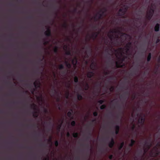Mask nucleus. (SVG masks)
Returning a JSON list of instances; mask_svg holds the SVG:
<instances>
[{
	"instance_id": "f257e3e1",
	"label": "nucleus",
	"mask_w": 160,
	"mask_h": 160,
	"mask_svg": "<svg viewBox=\"0 0 160 160\" xmlns=\"http://www.w3.org/2000/svg\"><path fill=\"white\" fill-rule=\"evenodd\" d=\"M130 45V43H128L125 49H122L119 48L115 51V54L117 58V60L116 62V65L118 67H121L122 66V64H121L123 60L124 54L127 52L129 49V46Z\"/></svg>"
},
{
	"instance_id": "f03ea898",
	"label": "nucleus",
	"mask_w": 160,
	"mask_h": 160,
	"mask_svg": "<svg viewBox=\"0 0 160 160\" xmlns=\"http://www.w3.org/2000/svg\"><path fill=\"white\" fill-rule=\"evenodd\" d=\"M154 13V10L152 9H150L148 10L147 13L146 18L150 20L152 18Z\"/></svg>"
},
{
	"instance_id": "7ed1b4c3",
	"label": "nucleus",
	"mask_w": 160,
	"mask_h": 160,
	"mask_svg": "<svg viewBox=\"0 0 160 160\" xmlns=\"http://www.w3.org/2000/svg\"><path fill=\"white\" fill-rule=\"evenodd\" d=\"M116 33L115 32H113L112 31H111L108 34V36L110 39H111V41H112L113 38H115V40L117 41L118 40V38L116 37Z\"/></svg>"
},
{
	"instance_id": "20e7f679",
	"label": "nucleus",
	"mask_w": 160,
	"mask_h": 160,
	"mask_svg": "<svg viewBox=\"0 0 160 160\" xmlns=\"http://www.w3.org/2000/svg\"><path fill=\"white\" fill-rule=\"evenodd\" d=\"M119 37L118 38V40H120V39H126L128 38V36L127 35L123 33H120L119 34L118 37Z\"/></svg>"
},
{
	"instance_id": "39448f33",
	"label": "nucleus",
	"mask_w": 160,
	"mask_h": 160,
	"mask_svg": "<svg viewBox=\"0 0 160 160\" xmlns=\"http://www.w3.org/2000/svg\"><path fill=\"white\" fill-rule=\"evenodd\" d=\"M126 9L127 8L126 7L124 8L120 9L119 11L118 14L119 15H121L123 14L126 12Z\"/></svg>"
},
{
	"instance_id": "423d86ee",
	"label": "nucleus",
	"mask_w": 160,
	"mask_h": 160,
	"mask_svg": "<svg viewBox=\"0 0 160 160\" xmlns=\"http://www.w3.org/2000/svg\"><path fill=\"white\" fill-rule=\"evenodd\" d=\"M145 118L144 117H140L138 121V124L142 125L144 122Z\"/></svg>"
},
{
	"instance_id": "0eeeda50",
	"label": "nucleus",
	"mask_w": 160,
	"mask_h": 160,
	"mask_svg": "<svg viewBox=\"0 0 160 160\" xmlns=\"http://www.w3.org/2000/svg\"><path fill=\"white\" fill-rule=\"evenodd\" d=\"M159 25L158 24H157L155 27V30L156 31H158L159 30Z\"/></svg>"
},
{
	"instance_id": "6e6552de",
	"label": "nucleus",
	"mask_w": 160,
	"mask_h": 160,
	"mask_svg": "<svg viewBox=\"0 0 160 160\" xmlns=\"http://www.w3.org/2000/svg\"><path fill=\"white\" fill-rule=\"evenodd\" d=\"M114 143V142L113 141V140L112 139L111 142L109 143V146L111 148L112 147Z\"/></svg>"
},
{
	"instance_id": "1a4fd4ad",
	"label": "nucleus",
	"mask_w": 160,
	"mask_h": 160,
	"mask_svg": "<svg viewBox=\"0 0 160 160\" xmlns=\"http://www.w3.org/2000/svg\"><path fill=\"white\" fill-rule=\"evenodd\" d=\"M77 59L75 58L72 60V63L73 65H75L77 63Z\"/></svg>"
},
{
	"instance_id": "9d476101",
	"label": "nucleus",
	"mask_w": 160,
	"mask_h": 160,
	"mask_svg": "<svg viewBox=\"0 0 160 160\" xmlns=\"http://www.w3.org/2000/svg\"><path fill=\"white\" fill-rule=\"evenodd\" d=\"M93 75V73L92 72H88L87 74L88 77L90 78Z\"/></svg>"
},
{
	"instance_id": "9b49d317",
	"label": "nucleus",
	"mask_w": 160,
	"mask_h": 160,
	"mask_svg": "<svg viewBox=\"0 0 160 160\" xmlns=\"http://www.w3.org/2000/svg\"><path fill=\"white\" fill-rule=\"evenodd\" d=\"M45 34L47 35H49L50 34V31L49 29H48L45 32Z\"/></svg>"
},
{
	"instance_id": "f8f14e48",
	"label": "nucleus",
	"mask_w": 160,
	"mask_h": 160,
	"mask_svg": "<svg viewBox=\"0 0 160 160\" xmlns=\"http://www.w3.org/2000/svg\"><path fill=\"white\" fill-rule=\"evenodd\" d=\"M63 48L64 49L66 50L68 49H69V47L68 45H65L64 46Z\"/></svg>"
},
{
	"instance_id": "ddd939ff",
	"label": "nucleus",
	"mask_w": 160,
	"mask_h": 160,
	"mask_svg": "<svg viewBox=\"0 0 160 160\" xmlns=\"http://www.w3.org/2000/svg\"><path fill=\"white\" fill-rule=\"evenodd\" d=\"M135 142V141L133 140H131V142L129 144V146H131L133 145Z\"/></svg>"
},
{
	"instance_id": "4468645a",
	"label": "nucleus",
	"mask_w": 160,
	"mask_h": 160,
	"mask_svg": "<svg viewBox=\"0 0 160 160\" xmlns=\"http://www.w3.org/2000/svg\"><path fill=\"white\" fill-rule=\"evenodd\" d=\"M151 57V55L150 53H149L148 56V58H147V60L148 61H149Z\"/></svg>"
},
{
	"instance_id": "2eb2a0df",
	"label": "nucleus",
	"mask_w": 160,
	"mask_h": 160,
	"mask_svg": "<svg viewBox=\"0 0 160 160\" xmlns=\"http://www.w3.org/2000/svg\"><path fill=\"white\" fill-rule=\"evenodd\" d=\"M37 82H35L34 83V84L36 88L38 87L39 85V83H37V85L36 84H37Z\"/></svg>"
},
{
	"instance_id": "dca6fc26",
	"label": "nucleus",
	"mask_w": 160,
	"mask_h": 160,
	"mask_svg": "<svg viewBox=\"0 0 160 160\" xmlns=\"http://www.w3.org/2000/svg\"><path fill=\"white\" fill-rule=\"evenodd\" d=\"M123 145L124 143L123 142H122L120 146L119 147V149H121L123 147Z\"/></svg>"
},
{
	"instance_id": "f3484780",
	"label": "nucleus",
	"mask_w": 160,
	"mask_h": 160,
	"mask_svg": "<svg viewBox=\"0 0 160 160\" xmlns=\"http://www.w3.org/2000/svg\"><path fill=\"white\" fill-rule=\"evenodd\" d=\"M119 128L118 126H117L116 127V134H117L118 132V131L119 130Z\"/></svg>"
},
{
	"instance_id": "a211bd4d",
	"label": "nucleus",
	"mask_w": 160,
	"mask_h": 160,
	"mask_svg": "<svg viewBox=\"0 0 160 160\" xmlns=\"http://www.w3.org/2000/svg\"><path fill=\"white\" fill-rule=\"evenodd\" d=\"M74 81L75 82H77L78 81V79L77 77H75L74 78Z\"/></svg>"
},
{
	"instance_id": "6ab92c4d",
	"label": "nucleus",
	"mask_w": 160,
	"mask_h": 160,
	"mask_svg": "<svg viewBox=\"0 0 160 160\" xmlns=\"http://www.w3.org/2000/svg\"><path fill=\"white\" fill-rule=\"evenodd\" d=\"M78 98L79 100H80L82 99V96L80 95H78Z\"/></svg>"
},
{
	"instance_id": "aec40b11",
	"label": "nucleus",
	"mask_w": 160,
	"mask_h": 160,
	"mask_svg": "<svg viewBox=\"0 0 160 160\" xmlns=\"http://www.w3.org/2000/svg\"><path fill=\"white\" fill-rule=\"evenodd\" d=\"M78 136V134L77 133H74L73 134V136L74 137H77Z\"/></svg>"
},
{
	"instance_id": "412c9836",
	"label": "nucleus",
	"mask_w": 160,
	"mask_h": 160,
	"mask_svg": "<svg viewBox=\"0 0 160 160\" xmlns=\"http://www.w3.org/2000/svg\"><path fill=\"white\" fill-rule=\"evenodd\" d=\"M66 65L68 67V68H69L70 66V65L69 63H66Z\"/></svg>"
},
{
	"instance_id": "4be33fe9",
	"label": "nucleus",
	"mask_w": 160,
	"mask_h": 160,
	"mask_svg": "<svg viewBox=\"0 0 160 160\" xmlns=\"http://www.w3.org/2000/svg\"><path fill=\"white\" fill-rule=\"evenodd\" d=\"M105 108V106L104 105H102L101 107L100 108L101 109H103L104 108Z\"/></svg>"
},
{
	"instance_id": "5701e85b",
	"label": "nucleus",
	"mask_w": 160,
	"mask_h": 160,
	"mask_svg": "<svg viewBox=\"0 0 160 160\" xmlns=\"http://www.w3.org/2000/svg\"><path fill=\"white\" fill-rule=\"evenodd\" d=\"M85 89H87L88 88V85L87 84H86V86L85 87Z\"/></svg>"
},
{
	"instance_id": "b1692460",
	"label": "nucleus",
	"mask_w": 160,
	"mask_h": 160,
	"mask_svg": "<svg viewBox=\"0 0 160 160\" xmlns=\"http://www.w3.org/2000/svg\"><path fill=\"white\" fill-rule=\"evenodd\" d=\"M75 124V122L74 121H72L71 122V125L72 126H74Z\"/></svg>"
},
{
	"instance_id": "393cba45",
	"label": "nucleus",
	"mask_w": 160,
	"mask_h": 160,
	"mask_svg": "<svg viewBox=\"0 0 160 160\" xmlns=\"http://www.w3.org/2000/svg\"><path fill=\"white\" fill-rule=\"evenodd\" d=\"M93 114L94 116H96L97 115V113L95 112H94Z\"/></svg>"
},
{
	"instance_id": "a878e982",
	"label": "nucleus",
	"mask_w": 160,
	"mask_h": 160,
	"mask_svg": "<svg viewBox=\"0 0 160 160\" xmlns=\"http://www.w3.org/2000/svg\"><path fill=\"white\" fill-rule=\"evenodd\" d=\"M58 145V142L56 141L55 142V145L56 146H57Z\"/></svg>"
},
{
	"instance_id": "bb28decb",
	"label": "nucleus",
	"mask_w": 160,
	"mask_h": 160,
	"mask_svg": "<svg viewBox=\"0 0 160 160\" xmlns=\"http://www.w3.org/2000/svg\"><path fill=\"white\" fill-rule=\"evenodd\" d=\"M103 102V101L102 100H100L99 101V102L100 104H101Z\"/></svg>"
},
{
	"instance_id": "cd10ccee",
	"label": "nucleus",
	"mask_w": 160,
	"mask_h": 160,
	"mask_svg": "<svg viewBox=\"0 0 160 160\" xmlns=\"http://www.w3.org/2000/svg\"><path fill=\"white\" fill-rule=\"evenodd\" d=\"M63 67V66L62 65H61L59 66V68H60V69H61Z\"/></svg>"
},
{
	"instance_id": "c85d7f7f",
	"label": "nucleus",
	"mask_w": 160,
	"mask_h": 160,
	"mask_svg": "<svg viewBox=\"0 0 160 160\" xmlns=\"http://www.w3.org/2000/svg\"><path fill=\"white\" fill-rule=\"evenodd\" d=\"M112 155H111L109 156V158L110 159H111L112 158Z\"/></svg>"
},
{
	"instance_id": "c756f323",
	"label": "nucleus",
	"mask_w": 160,
	"mask_h": 160,
	"mask_svg": "<svg viewBox=\"0 0 160 160\" xmlns=\"http://www.w3.org/2000/svg\"><path fill=\"white\" fill-rule=\"evenodd\" d=\"M70 114H71V113H70V112H68V116H70Z\"/></svg>"
},
{
	"instance_id": "7c9ffc66",
	"label": "nucleus",
	"mask_w": 160,
	"mask_h": 160,
	"mask_svg": "<svg viewBox=\"0 0 160 160\" xmlns=\"http://www.w3.org/2000/svg\"><path fill=\"white\" fill-rule=\"evenodd\" d=\"M152 155V156H153V157H154V156H156V154H152V155Z\"/></svg>"
},
{
	"instance_id": "2f4dec72",
	"label": "nucleus",
	"mask_w": 160,
	"mask_h": 160,
	"mask_svg": "<svg viewBox=\"0 0 160 160\" xmlns=\"http://www.w3.org/2000/svg\"><path fill=\"white\" fill-rule=\"evenodd\" d=\"M67 136H69V133L68 132V133H67Z\"/></svg>"
},
{
	"instance_id": "473e14b6",
	"label": "nucleus",
	"mask_w": 160,
	"mask_h": 160,
	"mask_svg": "<svg viewBox=\"0 0 160 160\" xmlns=\"http://www.w3.org/2000/svg\"><path fill=\"white\" fill-rule=\"evenodd\" d=\"M159 41V40H157V42H158Z\"/></svg>"
},
{
	"instance_id": "72a5a7b5",
	"label": "nucleus",
	"mask_w": 160,
	"mask_h": 160,
	"mask_svg": "<svg viewBox=\"0 0 160 160\" xmlns=\"http://www.w3.org/2000/svg\"><path fill=\"white\" fill-rule=\"evenodd\" d=\"M92 65H91V66H90L92 68Z\"/></svg>"
},
{
	"instance_id": "f704fd0d",
	"label": "nucleus",
	"mask_w": 160,
	"mask_h": 160,
	"mask_svg": "<svg viewBox=\"0 0 160 160\" xmlns=\"http://www.w3.org/2000/svg\"><path fill=\"white\" fill-rule=\"evenodd\" d=\"M34 115L35 116V117H37V115Z\"/></svg>"
},
{
	"instance_id": "c9c22d12",
	"label": "nucleus",
	"mask_w": 160,
	"mask_h": 160,
	"mask_svg": "<svg viewBox=\"0 0 160 160\" xmlns=\"http://www.w3.org/2000/svg\"><path fill=\"white\" fill-rule=\"evenodd\" d=\"M54 51H55V52H56V51L55 50H54Z\"/></svg>"
}]
</instances>
